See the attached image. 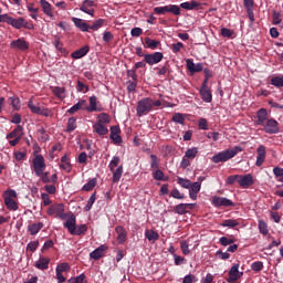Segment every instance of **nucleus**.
Returning a JSON list of instances; mask_svg holds the SVG:
<instances>
[{
	"mask_svg": "<svg viewBox=\"0 0 283 283\" xmlns=\"http://www.w3.org/2000/svg\"><path fill=\"white\" fill-rule=\"evenodd\" d=\"M105 24V20L104 19H98L96 20L92 25H90V30H101V27Z\"/></svg>",
	"mask_w": 283,
	"mask_h": 283,
	"instance_id": "obj_58",
	"label": "nucleus"
},
{
	"mask_svg": "<svg viewBox=\"0 0 283 283\" xmlns=\"http://www.w3.org/2000/svg\"><path fill=\"white\" fill-rule=\"evenodd\" d=\"M181 9L179 6L177 4H167V6H164V7H155L154 8V13L155 14H167V13H170V14H174L175 17H180V13H181Z\"/></svg>",
	"mask_w": 283,
	"mask_h": 283,
	"instance_id": "obj_3",
	"label": "nucleus"
},
{
	"mask_svg": "<svg viewBox=\"0 0 283 283\" xmlns=\"http://www.w3.org/2000/svg\"><path fill=\"white\" fill-rule=\"evenodd\" d=\"M198 282V277L193 274H188L184 277L182 283H196Z\"/></svg>",
	"mask_w": 283,
	"mask_h": 283,
	"instance_id": "obj_64",
	"label": "nucleus"
},
{
	"mask_svg": "<svg viewBox=\"0 0 283 283\" xmlns=\"http://www.w3.org/2000/svg\"><path fill=\"white\" fill-rule=\"evenodd\" d=\"M119 163H120V157L114 156L108 165L109 171H114V169L118 167Z\"/></svg>",
	"mask_w": 283,
	"mask_h": 283,
	"instance_id": "obj_51",
	"label": "nucleus"
},
{
	"mask_svg": "<svg viewBox=\"0 0 283 283\" xmlns=\"http://www.w3.org/2000/svg\"><path fill=\"white\" fill-rule=\"evenodd\" d=\"M240 151H242V146H234L233 148L226 149L212 156L211 160L216 165H218V163H227L228 160H231V158H235Z\"/></svg>",
	"mask_w": 283,
	"mask_h": 283,
	"instance_id": "obj_2",
	"label": "nucleus"
},
{
	"mask_svg": "<svg viewBox=\"0 0 283 283\" xmlns=\"http://www.w3.org/2000/svg\"><path fill=\"white\" fill-rule=\"evenodd\" d=\"M24 23H25V19L23 18H19V19L11 18V22L9 23V25H12V28H15V30H21Z\"/></svg>",
	"mask_w": 283,
	"mask_h": 283,
	"instance_id": "obj_36",
	"label": "nucleus"
},
{
	"mask_svg": "<svg viewBox=\"0 0 283 283\" xmlns=\"http://www.w3.org/2000/svg\"><path fill=\"white\" fill-rule=\"evenodd\" d=\"M52 92L57 98H63V94H65V87L55 86L53 87Z\"/></svg>",
	"mask_w": 283,
	"mask_h": 283,
	"instance_id": "obj_55",
	"label": "nucleus"
},
{
	"mask_svg": "<svg viewBox=\"0 0 283 283\" xmlns=\"http://www.w3.org/2000/svg\"><path fill=\"white\" fill-rule=\"evenodd\" d=\"M200 189H202V184L198 181L190 185L189 197L191 198V200H198V193H200Z\"/></svg>",
	"mask_w": 283,
	"mask_h": 283,
	"instance_id": "obj_17",
	"label": "nucleus"
},
{
	"mask_svg": "<svg viewBox=\"0 0 283 283\" xmlns=\"http://www.w3.org/2000/svg\"><path fill=\"white\" fill-rule=\"evenodd\" d=\"M196 156H198V148H196V147L188 148L185 153V158H187L188 160H193V158H196Z\"/></svg>",
	"mask_w": 283,
	"mask_h": 283,
	"instance_id": "obj_41",
	"label": "nucleus"
},
{
	"mask_svg": "<svg viewBox=\"0 0 283 283\" xmlns=\"http://www.w3.org/2000/svg\"><path fill=\"white\" fill-rule=\"evenodd\" d=\"M200 7V2L192 0L190 2H182L179 8L184 10H197Z\"/></svg>",
	"mask_w": 283,
	"mask_h": 283,
	"instance_id": "obj_31",
	"label": "nucleus"
},
{
	"mask_svg": "<svg viewBox=\"0 0 283 283\" xmlns=\"http://www.w3.org/2000/svg\"><path fill=\"white\" fill-rule=\"evenodd\" d=\"M76 129V119L74 117L69 118L66 132L72 134Z\"/></svg>",
	"mask_w": 283,
	"mask_h": 283,
	"instance_id": "obj_49",
	"label": "nucleus"
},
{
	"mask_svg": "<svg viewBox=\"0 0 283 283\" xmlns=\"http://www.w3.org/2000/svg\"><path fill=\"white\" fill-rule=\"evenodd\" d=\"M271 85H274V87H283V76H274L271 78Z\"/></svg>",
	"mask_w": 283,
	"mask_h": 283,
	"instance_id": "obj_53",
	"label": "nucleus"
},
{
	"mask_svg": "<svg viewBox=\"0 0 283 283\" xmlns=\"http://www.w3.org/2000/svg\"><path fill=\"white\" fill-rule=\"evenodd\" d=\"M160 167V160L158 159V156L150 155V169H159Z\"/></svg>",
	"mask_w": 283,
	"mask_h": 283,
	"instance_id": "obj_46",
	"label": "nucleus"
},
{
	"mask_svg": "<svg viewBox=\"0 0 283 283\" xmlns=\"http://www.w3.org/2000/svg\"><path fill=\"white\" fill-rule=\"evenodd\" d=\"M172 122L178 123L179 125H185V116H182V114H180V113H176L172 116Z\"/></svg>",
	"mask_w": 283,
	"mask_h": 283,
	"instance_id": "obj_60",
	"label": "nucleus"
},
{
	"mask_svg": "<svg viewBox=\"0 0 283 283\" xmlns=\"http://www.w3.org/2000/svg\"><path fill=\"white\" fill-rule=\"evenodd\" d=\"M256 125H264V123H266V120H269V112H266V108H260L256 112Z\"/></svg>",
	"mask_w": 283,
	"mask_h": 283,
	"instance_id": "obj_22",
	"label": "nucleus"
},
{
	"mask_svg": "<svg viewBox=\"0 0 283 283\" xmlns=\"http://www.w3.org/2000/svg\"><path fill=\"white\" fill-rule=\"evenodd\" d=\"M11 50H19L20 52H27V50H30V43L25 41V39L20 38L18 40H14L10 43Z\"/></svg>",
	"mask_w": 283,
	"mask_h": 283,
	"instance_id": "obj_9",
	"label": "nucleus"
},
{
	"mask_svg": "<svg viewBox=\"0 0 283 283\" xmlns=\"http://www.w3.org/2000/svg\"><path fill=\"white\" fill-rule=\"evenodd\" d=\"M212 205L214 207H235V203L224 197H213Z\"/></svg>",
	"mask_w": 283,
	"mask_h": 283,
	"instance_id": "obj_12",
	"label": "nucleus"
},
{
	"mask_svg": "<svg viewBox=\"0 0 283 283\" xmlns=\"http://www.w3.org/2000/svg\"><path fill=\"white\" fill-rule=\"evenodd\" d=\"M23 132V126L18 125L11 133L7 135V139L10 138H19L21 136V133Z\"/></svg>",
	"mask_w": 283,
	"mask_h": 283,
	"instance_id": "obj_38",
	"label": "nucleus"
},
{
	"mask_svg": "<svg viewBox=\"0 0 283 283\" xmlns=\"http://www.w3.org/2000/svg\"><path fill=\"white\" fill-rule=\"evenodd\" d=\"M186 65H187L189 72H191V74H196V73L202 72V70H205V66L202 65V63L196 64L191 60H187Z\"/></svg>",
	"mask_w": 283,
	"mask_h": 283,
	"instance_id": "obj_23",
	"label": "nucleus"
},
{
	"mask_svg": "<svg viewBox=\"0 0 283 283\" xmlns=\"http://www.w3.org/2000/svg\"><path fill=\"white\" fill-rule=\"evenodd\" d=\"M165 59V55L163 52H154V53H148L144 55V61L148 65H157V63H160Z\"/></svg>",
	"mask_w": 283,
	"mask_h": 283,
	"instance_id": "obj_8",
	"label": "nucleus"
},
{
	"mask_svg": "<svg viewBox=\"0 0 283 283\" xmlns=\"http://www.w3.org/2000/svg\"><path fill=\"white\" fill-rule=\"evenodd\" d=\"M199 94L205 103H211V101H213L211 88H200Z\"/></svg>",
	"mask_w": 283,
	"mask_h": 283,
	"instance_id": "obj_28",
	"label": "nucleus"
},
{
	"mask_svg": "<svg viewBox=\"0 0 283 283\" xmlns=\"http://www.w3.org/2000/svg\"><path fill=\"white\" fill-rule=\"evenodd\" d=\"M93 132H95V134H98V136H107V134H109V129H107L105 125L101 123H95L93 125Z\"/></svg>",
	"mask_w": 283,
	"mask_h": 283,
	"instance_id": "obj_27",
	"label": "nucleus"
},
{
	"mask_svg": "<svg viewBox=\"0 0 283 283\" xmlns=\"http://www.w3.org/2000/svg\"><path fill=\"white\" fill-rule=\"evenodd\" d=\"M242 189H249V187H253L255 181L253 180V175H239V184Z\"/></svg>",
	"mask_w": 283,
	"mask_h": 283,
	"instance_id": "obj_10",
	"label": "nucleus"
},
{
	"mask_svg": "<svg viewBox=\"0 0 283 283\" xmlns=\"http://www.w3.org/2000/svg\"><path fill=\"white\" fill-rule=\"evenodd\" d=\"M96 187V178L91 179L87 184L82 187V191H92Z\"/></svg>",
	"mask_w": 283,
	"mask_h": 283,
	"instance_id": "obj_48",
	"label": "nucleus"
},
{
	"mask_svg": "<svg viewBox=\"0 0 283 283\" xmlns=\"http://www.w3.org/2000/svg\"><path fill=\"white\" fill-rule=\"evenodd\" d=\"M109 138L115 145H120V143H123V137H120V127L112 126Z\"/></svg>",
	"mask_w": 283,
	"mask_h": 283,
	"instance_id": "obj_13",
	"label": "nucleus"
},
{
	"mask_svg": "<svg viewBox=\"0 0 283 283\" xmlns=\"http://www.w3.org/2000/svg\"><path fill=\"white\" fill-rule=\"evenodd\" d=\"M61 165L60 167L63 169V171H66V174H70L72 171V164H70V157L67 155H64L61 157Z\"/></svg>",
	"mask_w": 283,
	"mask_h": 283,
	"instance_id": "obj_30",
	"label": "nucleus"
},
{
	"mask_svg": "<svg viewBox=\"0 0 283 283\" xmlns=\"http://www.w3.org/2000/svg\"><path fill=\"white\" fill-rule=\"evenodd\" d=\"M70 263H61L56 266L55 271L60 273H67L70 271Z\"/></svg>",
	"mask_w": 283,
	"mask_h": 283,
	"instance_id": "obj_57",
	"label": "nucleus"
},
{
	"mask_svg": "<svg viewBox=\"0 0 283 283\" xmlns=\"http://www.w3.org/2000/svg\"><path fill=\"white\" fill-rule=\"evenodd\" d=\"M62 211H65V205L63 203H54L52 205L46 213L48 216H55V218H57V216L62 212Z\"/></svg>",
	"mask_w": 283,
	"mask_h": 283,
	"instance_id": "obj_18",
	"label": "nucleus"
},
{
	"mask_svg": "<svg viewBox=\"0 0 283 283\" xmlns=\"http://www.w3.org/2000/svg\"><path fill=\"white\" fill-rule=\"evenodd\" d=\"M153 178L155 180H161L164 182H167V180H169L168 177L165 178V172H163V170H160L158 168L153 172Z\"/></svg>",
	"mask_w": 283,
	"mask_h": 283,
	"instance_id": "obj_40",
	"label": "nucleus"
},
{
	"mask_svg": "<svg viewBox=\"0 0 283 283\" xmlns=\"http://www.w3.org/2000/svg\"><path fill=\"white\" fill-rule=\"evenodd\" d=\"M75 28H78L81 32H90V24L83 21L81 18H72Z\"/></svg>",
	"mask_w": 283,
	"mask_h": 283,
	"instance_id": "obj_24",
	"label": "nucleus"
},
{
	"mask_svg": "<svg viewBox=\"0 0 283 283\" xmlns=\"http://www.w3.org/2000/svg\"><path fill=\"white\" fill-rule=\"evenodd\" d=\"M80 10L82 12H85V14H90L91 17H94V1L93 0H84L82 2V6L80 7Z\"/></svg>",
	"mask_w": 283,
	"mask_h": 283,
	"instance_id": "obj_15",
	"label": "nucleus"
},
{
	"mask_svg": "<svg viewBox=\"0 0 283 283\" xmlns=\"http://www.w3.org/2000/svg\"><path fill=\"white\" fill-rule=\"evenodd\" d=\"M219 242L222 247H229V244H233L235 240H233V238L221 237L219 239Z\"/></svg>",
	"mask_w": 283,
	"mask_h": 283,
	"instance_id": "obj_59",
	"label": "nucleus"
},
{
	"mask_svg": "<svg viewBox=\"0 0 283 283\" xmlns=\"http://www.w3.org/2000/svg\"><path fill=\"white\" fill-rule=\"evenodd\" d=\"M229 277L227 279L228 283H235L244 275V272H240V264L235 263L229 270Z\"/></svg>",
	"mask_w": 283,
	"mask_h": 283,
	"instance_id": "obj_7",
	"label": "nucleus"
},
{
	"mask_svg": "<svg viewBox=\"0 0 283 283\" xmlns=\"http://www.w3.org/2000/svg\"><path fill=\"white\" fill-rule=\"evenodd\" d=\"M259 230L262 235H269V226L263 220L259 221Z\"/></svg>",
	"mask_w": 283,
	"mask_h": 283,
	"instance_id": "obj_52",
	"label": "nucleus"
},
{
	"mask_svg": "<svg viewBox=\"0 0 283 283\" xmlns=\"http://www.w3.org/2000/svg\"><path fill=\"white\" fill-rule=\"evenodd\" d=\"M76 90L77 92H84V94H86V92H90V86L85 85V83L81 81H77Z\"/></svg>",
	"mask_w": 283,
	"mask_h": 283,
	"instance_id": "obj_61",
	"label": "nucleus"
},
{
	"mask_svg": "<svg viewBox=\"0 0 283 283\" xmlns=\"http://www.w3.org/2000/svg\"><path fill=\"white\" fill-rule=\"evenodd\" d=\"M145 44L146 48H148L149 50H156L158 45H160V41L153 40L150 38H145Z\"/></svg>",
	"mask_w": 283,
	"mask_h": 283,
	"instance_id": "obj_37",
	"label": "nucleus"
},
{
	"mask_svg": "<svg viewBox=\"0 0 283 283\" xmlns=\"http://www.w3.org/2000/svg\"><path fill=\"white\" fill-rule=\"evenodd\" d=\"M256 154L255 165L256 167H262V165H264V160H266V147L264 145H260L256 148Z\"/></svg>",
	"mask_w": 283,
	"mask_h": 283,
	"instance_id": "obj_11",
	"label": "nucleus"
},
{
	"mask_svg": "<svg viewBox=\"0 0 283 283\" xmlns=\"http://www.w3.org/2000/svg\"><path fill=\"white\" fill-rule=\"evenodd\" d=\"M145 238L148 239V242H156L160 238V234L154 230H146L145 231Z\"/></svg>",
	"mask_w": 283,
	"mask_h": 283,
	"instance_id": "obj_35",
	"label": "nucleus"
},
{
	"mask_svg": "<svg viewBox=\"0 0 283 283\" xmlns=\"http://www.w3.org/2000/svg\"><path fill=\"white\" fill-rule=\"evenodd\" d=\"M180 249L184 255H189L191 250H189V242L188 241H180Z\"/></svg>",
	"mask_w": 283,
	"mask_h": 283,
	"instance_id": "obj_54",
	"label": "nucleus"
},
{
	"mask_svg": "<svg viewBox=\"0 0 283 283\" xmlns=\"http://www.w3.org/2000/svg\"><path fill=\"white\" fill-rule=\"evenodd\" d=\"M9 101L15 112H19V109H21V99L18 96L10 97Z\"/></svg>",
	"mask_w": 283,
	"mask_h": 283,
	"instance_id": "obj_42",
	"label": "nucleus"
},
{
	"mask_svg": "<svg viewBox=\"0 0 283 283\" xmlns=\"http://www.w3.org/2000/svg\"><path fill=\"white\" fill-rule=\"evenodd\" d=\"M280 124L274 118L266 119L261 127L265 134H280Z\"/></svg>",
	"mask_w": 283,
	"mask_h": 283,
	"instance_id": "obj_6",
	"label": "nucleus"
},
{
	"mask_svg": "<svg viewBox=\"0 0 283 283\" xmlns=\"http://www.w3.org/2000/svg\"><path fill=\"white\" fill-rule=\"evenodd\" d=\"M151 105L153 103L150 97L140 99L137 103V107H136L137 116L140 117L149 114V112H151Z\"/></svg>",
	"mask_w": 283,
	"mask_h": 283,
	"instance_id": "obj_5",
	"label": "nucleus"
},
{
	"mask_svg": "<svg viewBox=\"0 0 283 283\" xmlns=\"http://www.w3.org/2000/svg\"><path fill=\"white\" fill-rule=\"evenodd\" d=\"M40 6L46 17H54V13L52 12V4H50V2H48L46 0H40Z\"/></svg>",
	"mask_w": 283,
	"mask_h": 283,
	"instance_id": "obj_29",
	"label": "nucleus"
},
{
	"mask_svg": "<svg viewBox=\"0 0 283 283\" xmlns=\"http://www.w3.org/2000/svg\"><path fill=\"white\" fill-rule=\"evenodd\" d=\"M97 123H99L101 125H108V123H111L109 119V115H107L106 113H102L97 116Z\"/></svg>",
	"mask_w": 283,
	"mask_h": 283,
	"instance_id": "obj_45",
	"label": "nucleus"
},
{
	"mask_svg": "<svg viewBox=\"0 0 283 283\" xmlns=\"http://www.w3.org/2000/svg\"><path fill=\"white\" fill-rule=\"evenodd\" d=\"M239 180H240V175H232L227 178L226 182L227 185H235V182L239 184Z\"/></svg>",
	"mask_w": 283,
	"mask_h": 283,
	"instance_id": "obj_63",
	"label": "nucleus"
},
{
	"mask_svg": "<svg viewBox=\"0 0 283 283\" xmlns=\"http://www.w3.org/2000/svg\"><path fill=\"white\" fill-rule=\"evenodd\" d=\"M90 104H87L86 102V112H88L90 114H92V112H101V108H98V97H96L95 95H92L90 97Z\"/></svg>",
	"mask_w": 283,
	"mask_h": 283,
	"instance_id": "obj_19",
	"label": "nucleus"
},
{
	"mask_svg": "<svg viewBox=\"0 0 283 283\" xmlns=\"http://www.w3.org/2000/svg\"><path fill=\"white\" fill-rule=\"evenodd\" d=\"M171 198H175L176 200H185V195L180 193V190L172 189L170 192Z\"/></svg>",
	"mask_w": 283,
	"mask_h": 283,
	"instance_id": "obj_62",
	"label": "nucleus"
},
{
	"mask_svg": "<svg viewBox=\"0 0 283 283\" xmlns=\"http://www.w3.org/2000/svg\"><path fill=\"white\" fill-rule=\"evenodd\" d=\"M107 251V245L102 244L96 248L93 252L90 253V258L92 260H101V258L105 256V252Z\"/></svg>",
	"mask_w": 283,
	"mask_h": 283,
	"instance_id": "obj_14",
	"label": "nucleus"
},
{
	"mask_svg": "<svg viewBox=\"0 0 283 283\" xmlns=\"http://www.w3.org/2000/svg\"><path fill=\"white\" fill-rule=\"evenodd\" d=\"M88 53H90V46L85 45L76 50L75 52H73L71 56L72 59L78 60V59H83V56H87Z\"/></svg>",
	"mask_w": 283,
	"mask_h": 283,
	"instance_id": "obj_26",
	"label": "nucleus"
},
{
	"mask_svg": "<svg viewBox=\"0 0 283 283\" xmlns=\"http://www.w3.org/2000/svg\"><path fill=\"white\" fill-rule=\"evenodd\" d=\"M41 229H43V222L33 223L28 227V231L31 235H36Z\"/></svg>",
	"mask_w": 283,
	"mask_h": 283,
	"instance_id": "obj_34",
	"label": "nucleus"
},
{
	"mask_svg": "<svg viewBox=\"0 0 283 283\" xmlns=\"http://www.w3.org/2000/svg\"><path fill=\"white\" fill-rule=\"evenodd\" d=\"M39 271H48L50 269V258L41 256L34 264Z\"/></svg>",
	"mask_w": 283,
	"mask_h": 283,
	"instance_id": "obj_21",
	"label": "nucleus"
},
{
	"mask_svg": "<svg viewBox=\"0 0 283 283\" xmlns=\"http://www.w3.org/2000/svg\"><path fill=\"white\" fill-rule=\"evenodd\" d=\"M94 202H96V192H94V193L90 197V199H88L86 206L84 207V211H91V210H92V207H94Z\"/></svg>",
	"mask_w": 283,
	"mask_h": 283,
	"instance_id": "obj_47",
	"label": "nucleus"
},
{
	"mask_svg": "<svg viewBox=\"0 0 283 283\" xmlns=\"http://www.w3.org/2000/svg\"><path fill=\"white\" fill-rule=\"evenodd\" d=\"M193 203H179L174 208L175 213L178 216H185L188 212V209H193Z\"/></svg>",
	"mask_w": 283,
	"mask_h": 283,
	"instance_id": "obj_20",
	"label": "nucleus"
},
{
	"mask_svg": "<svg viewBox=\"0 0 283 283\" xmlns=\"http://www.w3.org/2000/svg\"><path fill=\"white\" fill-rule=\"evenodd\" d=\"M251 269L254 273H260L264 269V263L262 261H255L251 264Z\"/></svg>",
	"mask_w": 283,
	"mask_h": 283,
	"instance_id": "obj_50",
	"label": "nucleus"
},
{
	"mask_svg": "<svg viewBox=\"0 0 283 283\" xmlns=\"http://www.w3.org/2000/svg\"><path fill=\"white\" fill-rule=\"evenodd\" d=\"M221 227H228V229H235V227H240V221L237 219H226L222 221Z\"/></svg>",
	"mask_w": 283,
	"mask_h": 283,
	"instance_id": "obj_33",
	"label": "nucleus"
},
{
	"mask_svg": "<svg viewBox=\"0 0 283 283\" xmlns=\"http://www.w3.org/2000/svg\"><path fill=\"white\" fill-rule=\"evenodd\" d=\"M28 107L32 112V114H38V115L41 114V106L34 105V102L32 101V98L29 99Z\"/></svg>",
	"mask_w": 283,
	"mask_h": 283,
	"instance_id": "obj_43",
	"label": "nucleus"
},
{
	"mask_svg": "<svg viewBox=\"0 0 283 283\" xmlns=\"http://www.w3.org/2000/svg\"><path fill=\"white\" fill-rule=\"evenodd\" d=\"M115 231L117 233L118 244H125V241L127 240V232L125 231V228L122 226H117L115 228Z\"/></svg>",
	"mask_w": 283,
	"mask_h": 283,
	"instance_id": "obj_25",
	"label": "nucleus"
},
{
	"mask_svg": "<svg viewBox=\"0 0 283 283\" xmlns=\"http://www.w3.org/2000/svg\"><path fill=\"white\" fill-rule=\"evenodd\" d=\"M177 182L184 189H190L192 182L189 179H185L182 177L177 178Z\"/></svg>",
	"mask_w": 283,
	"mask_h": 283,
	"instance_id": "obj_44",
	"label": "nucleus"
},
{
	"mask_svg": "<svg viewBox=\"0 0 283 283\" xmlns=\"http://www.w3.org/2000/svg\"><path fill=\"white\" fill-rule=\"evenodd\" d=\"M64 228L67 229L71 235H85L87 233V224L76 226V216L70 213L69 219L64 223Z\"/></svg>",
	"mask_w": 283,
	"mask_h": 283,
	"instance_id": "obj_1",
	"label": "nucleus"
},
{
	"mask_svg": "<svg viewBox=\"0 0 283 283\" xmlns=\"http://www.w3.org/2000/svg\"><path fill=\"white\" fill-rule=\"evenodd\" d=\"M87 107V101L86 99H80L75 105H73L67 114H76V112H86Z\"/></svg>",
	"mask_w": 283,
	"mask_h": 283,
	"instance_id": "obj_16",
	"label": "nucleus"
},
{
	"mask_svg": "<svg viewBox=\"0 0 283 283\" xmlns=\"http://www.w3.org/2000/svg\"><path fill=\"white\" fill-rule=\"evenodd\" d=\"M273 174L275 178H277L279 182H283V168L274 167Z\"/></svg>",
	"mask_w": 283,
	"mask_h": 283,
	"instance_id": "obj_56",
	"label": "nucleus"
},
{
	"mask_svg": "<svg viewBox=\"0 0 283 283\" xmlns=\"http://www.w3.org/2000/svg\"><path fill=\"white\" fill-rule=\"evenodd\" d=\"M4 202L8 209H10L11 211H17V209H19V205H17V201H14V199L10 197H6Z\"/></svg>",
	"mask_w": 283,
	"mask_h": 283,
	"instance_id": "obj_39",
	"label": "nucleus"
},
{
	"mask_svg": "<svg viewBox=\"0 0 283 283\" xmlns=\"http://www.w3.org/2000/svg\"><path fill=\"white\" fill-rule=\"evenodd\" d=\"M113 174V182H119L120 178H123V165L118 166L111 170Z\"/></svg>",
	"mask_w": 283,
	"mask_h": 283,
	"instance_id": "obj_32",
	"label": "nucleus"
},
{
	"mask_svg": "<svg viewBox=\"0 0 283 283\" xmlns=\"http://www.w3.org/2000/svg\"><path fill=\"white\" fill-rule=\"evenodd\" d=\"M32 167L35 176H43V171H45V158L43 155H36L32 160Z\"/></svg>",
	"mask_w": 283,
	"mask_h": 283,
	"instance_id": "obj_4",
	"label": "nucleus"
}]
</instances>
